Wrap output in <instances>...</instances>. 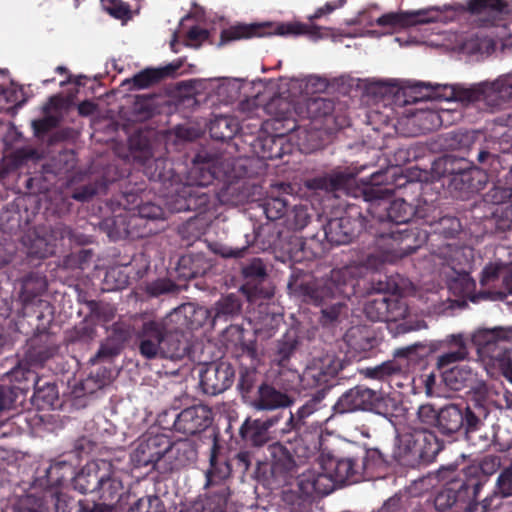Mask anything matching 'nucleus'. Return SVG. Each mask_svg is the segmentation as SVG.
I'll use <instances>...</instances> for the list:
<instances>
[{
	"label": "nucleus",
	"instance_id": "obj_1",
	"mask_svg": "<svg viewBox=\"0 0 512 512\" xmlns=\"http://www.w3.org/2000/svg\"><path fill=\"white\" fill-rule=\"evenodd\" d=\"M411 239L412 235L406 230L382 233L377 241L380 254L368 253L344 267L333 269L321 280L297 285L294 291L298 296L314 303H323L328 297L337 294L351 295L356 279L362 277L366 271L376 270L384 262H393L413 253L415 248L410 244Z\"/></svg>",
	"mask_w": 512,
	"mask_h": 512
},
{
	"label": "nucleus",
	"instance_id": "obj_2",
	"mask_svg": "<svg viewBox=\"0 0 512 512\" xmlns=\"http://www.w3.org/2000/svg\"><path fill=\"white\" fill-rule=\"evenodd\" d=\"M417 87L425 88L426 96L432 98H445L464 104L483 102L487 107L494 109L504 108L512 99V74L503 75L494 81H485L472 87L465 88L459 85H442L419 82Z\"/></svg>",
	"mask_w": 512,
	"mask_h": 512
},
{
	"label": "nucleus",
	"instance_id": "obj_3",
	"mask_svg": "<svg viewBox=\"0 0 512 512\" xmlns=\"http://www.w3.org/2000/svg\"><path fill=\"white\" fill-rule=\"evenodd\" d=\"M138 352L146 360L183 358L188 342L183 331L168 326L164 319H147L135 331Z\"/></svg>",
	"mask_w": 512,
	"mask_h": 512
},
{
	"label": "nucleus",
	"instance_id": "obj_4",
	"mask_svg": "<svg viewBox=\"0 0 512 512\" xmlns=\"http://www.w3.org/2000/svg\"><path fill=\"white\" fill-rule=\"evenodd\" d=\"M361 466L354 458L322 456L311 469L301 473L298 486L307 496L328 495L337 486L357 482Z\"/></svg>",
	"mask_w": 512,
	"mask_h": 512
},
{
	"label": "nucleus",
	"instance_id": "obj_5",
	"mask_svg": "<svg viewBox=\"0 0 512 512\" xmlns=\"http://www.w3.org/2000/svg\"><path fill=\"white\" fill-rule=\"evenodd\" d=\"M319 448V441L300 437L294 442L282 444L279 442L267 447L266 457L269 460L271 474L279 483H288L296 471L307 459L313 456Z\"/></svg>",
	"mask_w": 512,
	"mask_h": 512
},
{
	"label": "nucleus",
	"instance_id": "obj_6",
	"mask_svg": "<svg viewBox=\"0 0 512 512\" xmlns=\"http://www.w3.org/2000/svg\"><path fill=\"white\" fill-rule=\"evenodd\" d=\"M390 423L396 431L393 456L402 464L413 465L439 451L440 444L434 431L415 428L410 425H400L392 421Z\"/></svg>",
	"mask_w": 512,
	"mask_h": 512
},
{
	"label": "nucleus",
	"instance_id": "obj_7",
	"mask_svg": "<svg viewBox=\"0 0 512 512\" xmlns=\"http://www.w3.org/2000/svg\"><path fill=\"white\" fill-rule=\"evenodd\" d=\"M75 487L81 493H96L102 504H115L121 498L123 485L106 460H97L86 465L75 478Z\"/></svg>",
	"mask_w": 512,
	"mask_h": 512
},
{
	"label": "nucleus",
	"instance_id": "obj_8",
	"mask_svg": "<svg viewBox=\"0 0 512 512\" xmlns=\"http://www.w3.org/2000/svg\"><path fill=\"white\" fill-rule=\"evenodd\" d=\"M511 336L512 331L503 328L479 329L472 336L480 357L498 366L510 382H512V359L509 349Z\"/></svg>",
	"mask_w": 512,
	"mask_h": 512
},
{
	"label": "nucleus",
	"instance_id": "obj_9",
	"mask_svg": "<svg viewBox=\"0 0 512 512\" xmlns=\"http://www.w3.org/2000/svg\"><path fill=\"white\" fill-rule=\"evenodd\" d=\"M342 369V364L334 355L326 354L323 357L313 359L300 376L297 372L286 370L280 373V380L287 376L289 381L294 382L301 379L304 386L315 388L326 385Z\"/></svg>",
	"mask_w": 512,
	"mask_h": 512
},
{
	"label": "nucleus",
	"instance_id": "obj_10",
	"mask_svg": "<svg viewBox=\"0 0 512 512\" xmlns=\"http://www.w3.org/2000/svg\"><path fill=\"white\" fill-rule=\"evenodd\" d=\"M366 201L371 202L372 207H382L387 212L388 221L395 225L406 224L415 215L414 207L404 199H395L389 205L386 200L390 198L391 191L381 186L367 187L363 191Z\"/></svg>",
	"mask_w": 512,
	"mask_h": 512
},
{
	"label": "nucleus",
	"instance_id": "obj_11",
	"mask_svg": "<svg viewBox=\"0 0 512 512\" xmlns=\"http://www.w3.org/2000/svg\"><path fill=\"white\" fill-rule=\"evenodd\" d=\"M177 451L179 448L171 447V442L166 435L154 434L151 431L139 442L133 457L139 465L158 464L161 468L163 460L171 458Z\"/></svg>",
	"mask_w": 512,
	"mask_h": 512
},
{
	"label": "nucleus",
	"instance_id": "obj_12",
	"mask_svg": "<svg viewBox=\"0 0 512 512\" xmlns=\"http://www.w3.org/2000/svg\"><path fill=\"white\" fill-rule=\"evenodd\" d=\"M234 370L226 362L211 363L201 369L200 385L205 394L217 395L227 390L233 383Z\"/></svg>",
	"mask_w": 512,
	"mask_h": 512
},
{
	"label": "nucleus",
	"instance_id": "obj_13",
	"mask_svg": "<svg viewBox=\"0 0 512 512\" xmlns=\"http://www.w3.org/2000/svg\"><path fill=\"white\" fill-rule=\"evenodd\" d=\"M64 228L57 226L50 231L47 230H33L29 231L23 237V244L27 248V252L30 255L45 258L54 253L56 241L58 238H62Z\"/></svg>",
	"mask_w": 512,
	"mask_h": 512
},
{
	"label": "nucleus",
	"instance_id": "obj_14",
	"mask_svg": "<svg viewBox=\"0 0 512 512\" xmlns=\"http://www.w3.org/2000/svg\"><path fill=\"white\" fill-rule=\"evenodd\" d=\"M375 392L368 388L355 387L344 393L334 405L336 413L371 411Z\"/></svg>",
	"mask_w": 512,
	"mask_h": 512
},
{
	"label": "nucleus",
	"instance_id": "obj_15",
	"mask_svg": "<svg viewBox=\"0 0 512 512\" xmlns=\"http://www.w3.org/2000/svg\"><path fill=\"white\" fill-rule=\"evenodd\" d=\"M432 9H421L406 12H391L382 15L376 20L379 26L392 28H404L418 24H425L436 20L437 15H432Z\"/></svg>",
	"mask_w": 512,
	"mask_h": 512
},
{
	"label": "nucleus",
	"instance_id": "obj_16",
	"mask_svg": "<svg viewBox=\"0 0 512 512\" xmlns=\"http://www.w3.org/2000/svg\"><path fill=\"white\" fill-rule=\"evenodd\" d=\"M317 280L318 279H310V280H306V281L290 282V283H288V289H289L290 294L292 296L298 298L299 300L306 302V303H311V304H314L317 306H322L320 322L323 325H330V324H333L334 322L338 321L340 315L342 314L343 310L345 309V304L341 298L349 297L350 295L337 294V295L328 297L325 301H323V303H314L312 301L303 299L302 297L298 296L295 293L294 287H296L297 285H301V284H305V283H309V282L317 281Z\"/></svg>",
	"mask_w": 512,
	"mask_h": 512
},
{
	"label": "nucleus",
	"instance_id": "obj_17",
	"mask_svg": "<svg viewBox=\"0 0 512 512\" xmlns=\"http://www.w3.org/2000/svg\"><path fill=\"white\" fill-rule=\"evenodd\" d=\"M357 172L350 169L334 170L329 174L306 181V187L326 192L347 191L354 182Z\"/></svg>",
	"mask_w": 512,
	"mask_h": 512
},
{
	"label": "nucleus",
	"instance_id": "obj_18",
	"mask_svg": "<svg viewBox=\"0 0 512 512\" xmlns=\"http://www.w3.org/2000/svg\"><path fill=\"white\" fill-rule=\"evenodd\" d=\"M442 169V176L449 178V185L455 189H463L469 186L471 181V169L467 162L452 156H447L437 163Z\"/></svg>",
	"mask_w": 512,
	"mask_h": 512
},
{
	"label": "nucleus",
	"instance_id": "obj_19",
	"mask_svg": "<svg viewBox=\"0 0 512 512\" xmlns=\"http://www.w3.org/2000/svg\"><path fill=\"white\" fill-rule=\"evenodd\" d=\"M441 377L444 384L455 391L465 388L475 389L480 384L477 373L468 364L443 370Z\"/></svg>",
	"mask_w": 512,
	"mask_h": 512
},
{
	"label": "nucleus",
	"instance_id": "obj_20",
	"mask_svg": "<svg viewBox=\"0 0 512 512\" xmlns=\"http://www.w3.org/2000/svg\"><path fill=\"white\" fill-rule=\"evenodd\" d=\"M324 234L331 244H348L356 235V221L348 216L331 219L324 226Z\"/></svg>",
	"mask_w": 512,
	"mask_h": 512
},
{
	"label": "nucleus",
	"instance_id": "obj_21",
	"mask_svg": "<svg viewBox=\"0 0 512 512\" xmlns=\"http://www.w3.org/2000/svg\"><path fill=\"white\" fill-rule=\"evenodd\" d=\"M279 418H246L240 433L243 439L253 445H262L267 439L269 429Z\"/></svg>",
	"mask_w": 512,
	"mask_h": 512
},
{
	"label": "nucleus",
	"instance_id": "obj_22",
	"mask_svg": "<svg viewBox=\"0 0 512 512\" xmlns=\"http://www.w3.org/2000/svg\"><path fill=\"white\" fill-rule=\"evenodd\" d=\"M446 342L453 345L455 349L445 352L436 358L435 366L441 373L443 370L450 369L452 364L463 361L469 356L466 342L461 334L449 335Z\"/></svg>",
	"mask_w": 512,
	"mask_h": 512
},
{
	"label": "nucleus",
	"instance_id": "obj_23",
	"mask_svg": "<svg viewBox=\"0 0 512 512\" xmlns=\"http://www.w3.org/2000/svg\"><path fill=\"white\" fill-rule=\"evenodd\" d=\"M259 397L255 403L258 410L272 411L275 409L289 407L294 400L286 393L276 390L269 385H261L258 388Z\"/></svg>",
	"mask_w": 512,
	"mask_h": 512
},
{
	"label": "nucleus",
	"instance_id": "obj_24",
	"mask_svg": "<svg viewBox=\"0 0 512 512\" xmlns=\"http://www.w3.org/2000/svg\"><path fill=\"white\" fill-rule=\"evenodd\" d=\"M470 485L464 481H453L442 489L435 497L434 505L438 511H445L454 506L459 500L464 499Z\"/></svg>",
	"mask_w": 512,
	"mask_h": 512
},
{
	"label": "nucleus",
	"instance_id": "obj_25",
	"mask_svg": "<svg viewBox=\"0 0 512 512\" xmlns=\"http://www.w3.org/2000/svg\"><path fill=\"white\" fill-rule=\"evenodd\" d=\"M212 263L202 254L183 256L179 261V273L186 279L196 278L206 274Z\"/></svg>",
	"mask_w": 512,
	"mask_h": 512
},
{
	"label": "nucleus",
	"instance_id": "obj_26",
	"mask_svg": "<svg viewBox=\"0 0 512 512\" xmlns=\"http://www.w3.org/2000/svg\"><path fill=\"white\" fill-rule=\"evenodd\" d=\"M275 34L280 36L307 35L312 40L322 37L321 28L313 24H305L299 21L281 23L276 27Z\"/></svg>",
	"mask_w": 512,
	"mask_h": 512
},
{
	"label": "nucleus",
	"instance_id": "obj_27",
	"mask_svg": "<svg viewBox=\"0 0 512 512\" xmlns=\"http://www.w3.org/2000/svg\"><path fill=\"white\" fill-rule=\"evenodd\" d=\"M500 498L512 497V465L504 468L497 477L494 494L482 501V506L487 511L492 505L493 497Z\"/></svg>",
	"mask_w": 512,
	"mask_h": 512
},
{
	"label": "nucleus",
	"instance_id": "obj_28",
	"mask_svg": "<svg viewBox=\"0 0 512 512\" xmlns=\"http://www.w3.org/2000/svg\"><path fill=\"white\" fill-rule=\"evenodd\" d=\"M210 134L217 140L231 139L239 130L238 123L227 116H219L210 124Z\"/></svg>",
	"mask_w": 512,
	"mask_h": 512
},
{
	"label": "nucleus",
	"instance_id": "obj_29",
	"mask_svg": "<svg viewBox=\"0 0 512 512\" xmlns=\"http://www.w3.org/2000/svg\"><path fill=\"white\" fill-rule=\"evenodd\" d=\"M260 27L254 24H237L221 32L220 44L260 36Z\"/></svg>",
	"mask_w": 512,
	"mask_h": 512
},
{
	"label": "nucleus",
	"instance_id": "obj_30",
	"mask_svg": "<svg viewBox=\"0 0 512 512\" xmlns=\"http://www.w3.org/2000/svg\"><path fill=\"white\" fill-rule=\"evenodd\" d=\"M214 319L228 320L237 316L241 311V302L239 298L230 294L219 299L214 307Z\"/></svg>",
	"mask_w": 512,
	"mask_h": 512
},
{
	"label": "nucleus",
	"instance_id": "obj_31",
	"mask_svg": "<svg viewBox=\"0 0 512 512\" xmlns=\"http://www.w3.org/2000/svg\"><path fill=\"white\" fill-rule=\"evenodd\" d=\"M166 74V69L146 68L125 82L132 83L133 88L137 90L147 89L161 81Z\"/></svg>",
	"mask_w": 512,
	"mask_h": 512
},
{
	"label": "nucleus",
	"instance_id": "obj_32",
	"mask_svg": "<svg viewBox=\"0 0 512 512\" xmlns=\"http://www.w3.org/2000/svg\"><path fill=\"white\" fill-rule=\"evenodd\" d=\"M34 394L33 402L39 407L53 406L57 399L55 386L47 381H42L38 378L33 384Z\"/></svg>",
	"mask_w": 512,
	"mask_h": 512
},
{
	"label": "nucleus",
	"instance_id": "obj_33",
	"mask_svg": "<svg viewBox=\"0 0 512 512\" xmlns=\"http://www.w3.org/2000/svg\"><path fill=\"white\" fill-rule=\"evenodd\" d=\"M402 371L401 366L394 360H389L375 367H368L361 370V374L370 379L386 380L391 376L398 375Z\"/></svg>",
	"mask_w": 512,
	"mask_h": 512
},
{
	"label": "nucleus",
	"instance_id": "obj_34",
	"mask_svg": "<svg viewBox=\"0 0 512 512\" xmlns=\"http://www.w3.org/2000/svg\"><path fill=\"white\" fill-rule=\"evenodd\" d=\"M483 137L477 131H457L450 134L449 147L454 150H469Z\"/></svg>",
	"mask_w": 512,
	"mask_h": 512
},
{
	"label": "nucleus",
	"instance_id": "obj_35",
	"mask_svg": "<svg viewBox=\"0 0 512 512\" xmlns=\"http://www.w3.org/2000/svg\"><path fill=\"white\" fill-rule=\"evenodd\" d=\"M171 447H178L179 451H177V453H175L171 458L163 460L161 468L165 471H173L186 465L190 459L189 455L192 454V450L185 442L171 443Z\"/></svg>",
	"mask_w": 512,
	"mask_h": 512
},
{
	"label": "nucleus",
	"instance_id": "obj_36",
	"mask_svg": "<svg viewBox=\"0 0 512 512\" xmlns=\"http://www.w3.org/2000/svg\"><path fill=\"white\" fill-rule=\"evenodd\" d=\"M220 171L214 167L213 170H210V166L208 163L203 164L202 166L197 165L191 169L190 172V184L196 186H208L217 177Z\"/></svg>",
	"mask_w": 512,
	"mask_h": 512
},
{
	"label": "nucleus",
	"instance_id": "obj_37",
	"mask_svg": "<svg viewBox=\"0 0 512 512\" xmlns=\"http://www.w3.org/2000/svg\"><path fill=\"white\" fill-rule=\"evenodd\" d=\"M242 275L248 282H262L266 276V267L260 258H253L244 264L241 269Z\"/></svg>",
	"mask_w": 512,
	"mask_h": 512
},
{
	"label": "nucleus",
	"instance_id": "obj_38",
	"mask_svg": "<svg viewBox=\"0 0 512 512\" xmlns=\"http://www.w3.org/2000/svg\"><path fill=\"white\" fill-rule=\"evenodd\" d=\"M55 353V349L47 345H34L31 346L26 354L25 360L30 366H37L44 364Z\"/></svg>",
	"mask_w": 512,
	"mask_h": 512
},
{
	"label": "nucleus",
	"instance_id": "obj_39",
	"mask_svg": "<svg viewBox=\"0 0 512 512\" xmlns=\"http://www.w3.org/2000/svg\"><path fill=\"white\" fill-rule=\"evenodd\" d=\"M297 339L294 334L287 333L277 343V361L280 365H283L290 356L293 354L297 347Z\"/></svg>",
	"mask_w": 512,
	"mask_h": 512
},
{
	"label": "nucleus",
	"instance_id": "obj_40",
	"mask_svg": "<svg viewBox=\"0 0 512 512\" xmlns=\"http://www.w3.org/2000/svg\"><path fill=\"white\" fill-rule=\"evenodd\" d=\"M11 382H15L18 384L32 382V385L35 381L38 380V376L29 369L26 364L20 362L16 367H14L10 372L6 374Z\"/></svg>",
	"mask_w": 512,
	"mask_h": 512
},
{
	"label": "nucleus",
	"instance_id": "obj_41",
	"mask_svg": "<svg viewBox=\"0 0 512 512\" xmlns=\"http://www.w3.org/2000/svg\"><path fill=\"white\" fill-rule=\"evenodd\" d=\"M287 210V203L284 199L271 197L264 204V211L268 219L276 220L281 218Z\"/></svg>",
	"mask_w": 512,
	"mask_h": 512
},
{
	"label": "nucleus",
	"instance_id": "obj_42",
	"mask_svg": "<svg viewBox=\"0 0 512 512\" xmlns=\"http://www.w3.org/2000/svg\"><path fill=\"white\" fill-rule=\"evenodd\" d=\"M129 512H163V509L158 497L146 496L138 499Z\"/></svg>",
	"mask_w": 512,
	"mask_h": 512
},
{
	"label": "nucleus",
	"instance_id": "obj_43",
	"mask_svg": "<svg viewBox=\"0 0 512 512\" xmlns=\"http://www.w3.org/2000/svg\"><path fill=\"white\" fill-rule=\"evenodd\" d=\"M14 510L15 512H43L44 504L40 498L26 495L18 500Z\"/></svg>",
	"mask_w": 512,
	"mask_h": 512
},
{
	"label": "nucleus",
	"instance_id": "obj_44",
	"mask_svg": "<svg viewBox=\"0 0 512 512\" xmlns=\"http://www.w3.org/2000/svg\"><path fill=\"white\" fill-rule=\"evenodd\" d=\"M460 230V222L452 216L442 217L435 227V232L444 237H453Z\"/></svg>",
	"mask_w": 512,
	"mask_h": 512
},
{
	"label": "nucleus",
	"instance_id": "obj_45",
	"mask_svg": "<svg viewBox=\"0 0 512 512\" xmlns=\"http://www.w3.org/2000/svg\"><path fill=\"white\" fill-rule=\"evenodd\" d=\"M505 268L498 264L487 265L481 275L480 283L482 286L495 287V282L499 277H503Z\"/></svg>",
	"mask_w": 512,
	"mask_h": 512
},
{
	"label": "nucleus",
	"instance_id": "obj_46",
	"mask_svg": "<svg viewBox=\"0 0 512 512\" xmlns=\"http://www.w3.org/2000/svg\"><path fill=\"white\" fill-rule=\"evenodd\" d=\"M106 11L116 19L127 21L131 18V10L128 4L121 0H110L105 6Z\"/></svg>",
	"mask_w": 512,
	"mask_h": 512
},
{
	"label": "nucleus",
	"instance_id": "obj_47",
	"mask_svg": "<svg viewBox=\"0 0 512 512\" xmlns=\"http://www.w3.org/2000/svg\"><path fill=\"white\" fill-rule=\"evenodd\" d=\"M122 346H120L116 341H114L110 336L106 338V340L101 344L98 352L92 361L109 359L120 353L122 350Z\"/></svg>",
	"mask_w": 512,
	"mask_h": 512
},
{
	"label": "nucleus",
	"instance_id": "obj_48",
	"mask_svg": "<svg viewBox=\"0 0 512 512\" xmlns=\"http://www.w3.org/2000/svg\"><path fill=\"white\" fill-rule=\"evenodd\" d=\"M471 10L475 13L488 12H501L505 8V3L502 0H472Z\"/></svg>",
	"mask_w": 512,
	"mask_h": 512
},
{
	"label": "nucleus",
	"instance_id": "obj_49",
	"mask_svg": "<svg viewBox=\"0 0 512 512\" xmlns=\"http://www.w3.org/2000/svg\"><path fill=\"white\" fill-rule=\"evenodd\" d=\"M308 110L314 116H326L333 111V103L329 99L314 98L308 102Z\"/></svg>",
	"mask_w": 512,
	"mask_h": 512
},
{
	"label": "nucleus",
	"instance_id": "obj_50",
	"mask_svg": "<svg viewBox=\"0 0 512 512\" xmlns=\"http://www.w3.org/2000/svg\"><path fill=\"white\" fill-rule=\"evenodd\" d=\"M324 397L323 390L319 391L317 395L313 398L309 399L305 404H303L298 412L297 416H310L313 413L322 412V399Z\"/></svg>",
	"mask_w": 512,
	"mask_h": 512
},
{
	"label": "nucleus",
	"instance_id": "obj_51",
	"mask_svg": "<svg viewBox=\"0 0 512 512\" xmlns=\"http://www.w3.org/2000/svg\"><path fill=\"white\" fill-rule=\"evenodd\" d=\"M503 289L496 291H488L483 293L493 300H499L506 297L508 294H512V271L508 272L506 269L502 277Z\"/></svg>",
	"mask_w": 512,
	"mask_h": 512
},
{
	"label": "nucleus",
	"instance_id": "obj_52",
	"mask_svg": "<svg viewBox=\"0 0 512 512\" xmlns=\"http://www.w3.org/2000/svg\"><path fill=\"white\" fill-rule=\"evenodd\" d=\"M252 244V241L247 240L246 245L241 248H232L226 245H215L213 251L222 256L223 258H241L244 256L245 251Z\"/></svg>",
	"mask_w": 512,
	"mask_h": 512
},
{
	"label": "nucleus",
	"instance_id": "obj_53",
	"mask_svg": "<svg viewBox=\"0 0 512 512\" xmlns=\"http://www.w3.org/2000/svg\"><path fill=\"white\" fill-rule=\"evenodd\" d=\"M130 329L124 323H114L109 329V335L114 341H116L120 346H124V343L130 337Z\"/></svg>",
	"mask_w": 512,
	"mask_h": 512
},
{
	"label": "nucleus",
	"instance_id": "obj_54",
	"mask_svg": "<svg viewBox=\"0 0 512 512\" xmlns=\"http://www.w3.org/2000/svg\"><path fill=\"white\" fill-rule=\"evenodd\" d=\"M345 2H346V0H333V1H329L324 6L319 7L318 9H316L314 14L309 15L308 16V20L309 21H313V20L322 18V17H324L326 15H329L332 12H334L336 9L342 7Z\"/></svg>",
	"mask_w": 512,
	"mask_h": 512
},
{
	"label": "nucleus",
	"instance_id": "obj_55",
	"mask_svg": "<svg viewBox=\"0 0 512 512\" xmlns=\"http://www.w3.org/2000/svg\"><path fill=\"white\" fill-rule=\"evenodd\" d=\"M208 38V31L198 26L192 27L187 34V45L197 48Z\"/></svg>",
	"mask_w": 512,
	"mask_h": 512
},
{
	"label": "nucleus",
	"instance_id": "obj_56",
	"mask_svg": "<svg viewBox=\"0 0 512 512\" xmlns=\"http://www.w3.org/2000/svg\"><path fill=\"white\" fill-rule=\"evenodd\" d=\"M12 157L14 164L20 166L28 160L35 159L37 151L31 147L18 148L13 152Z\"/></svg>",
	"mask_w": 512,
	"mask_h": 512
},
{
	"label": "nucleus",
	"instance_id": "obj_57",
	"mask_svg": "<svg viewBox=\"0 0 512 512\" xmlns=\"http://www.w3.org/2000/svg\"><path fill=\"white\" fill-rule=\"evenodd\" d=\"M96 193L97 185L87 184L76 189L72 194V198L80 202H86L89 201L94 195H96Z\"/></svg>",
	"mask_w": 512,
	"mask_h": 512
},
{
	"label": "nucleus",
	"instance_id": "obj_58",
	"mask_svg": "<svg viewBox=\"0 0 512 512\" xmlns=\"http://www.w3.org/2000/svg\"><path fill=\"white\" fill-rule=\"evenodd\" d=\"M267 110L269 113H274L279 117H283L289 110V103L280 97L274 98L267 105Z\"/></svg>",
	"mask_w": 512,
	"mask_h": 512
},
{
	"label": "nucleus",
	"instance_id": "obj_59",
	"mask_svg": "<svg viewBox=\"0 0 512 512\" xmlns=\"http://www.w3.org/2000/svg\"><path fill=\"white\" fill-rule=\"evenodd\" d=\"M501 465L500 458L496 455L486 456L480 465V469L485 475H491L495 473Z\"/></svg>",
	"mask_w": 512,
	"mask_h": 512
},
{
	"label": "nucleus",
	"instance_id": "obj_60",
	"mask_svg": "<svg viewBox=\"0 0 512 512\" xmlns=\"http://www.w3.org/2000/svg\"><path fill=\"white\" fill-rule=\"evenodd\" d=\"M96 316L104 321L109 322L114 319L116 315V309L114 306L108 303H99L94 309Z\"/></svg>",
	"mask_w": 512,
	"mask_h": 512
},
{
	"label": "nucleus",
	"instance_id": "obj_61",
	"mask_svg": "<svg viewBox=\"0 0 512 512\" xmlns=\"http://www.w3.org/2000/svg\"><path fill=\"white\" fill-rule=\"evenodd\" d=\"M13 391L4 386H0V413L7 412L13 405Z\"/></svg>",
	"mask_w": 512,
	"mask_h": 512
},
{
	"label": "nucleus",
	"instance_id": "obj_62",
	"mask_svg": "<svg viewBox=\"0 0 512 512\" xmlns=\"http://www.w3.org/2000/svg\"><path fill=\"white\" fill-rule=\"evenodd\" d=\"M307 210L303 207H295L293 210V226L295 229L304 228L309 222Z\"/></svg>",
	"mask_w": 512,
	"mask_h": 512
},
{
	"label": "nucleus",
	"instance_id": "obj_63",
	"mask_svg": "<svg viewBox=\"0 0 512 512\" xmlns=\"http://www.w3.org/2000/svg\"><path fill=\"white\" fill-rule=\"evenodd\" d=\"M437 420L436 429L441 432L442 434L450 435L454 432H456L459 427L462 425L460 421H456L450 425H448L450 418H435Z\"/></svg>",
	"mask_w": 512,
	"mask_h": 512
},
{
	"label": "nucleus",
	"instance_id": "obj_64",
	"mask_svg": "<svg viewBox=\"0 0 512 512\" xmlns=\"http://www.w3.org/2000/svg\"><path fill=\"white\" fill-rule=\"evenodd\" d=\"M31 435L42 436V426L45 425V418H23Z\"/></svg>",
	"mask_w": 512,
	"mask_h": 512
}]
</instances>
